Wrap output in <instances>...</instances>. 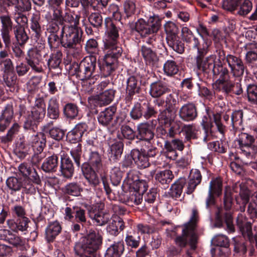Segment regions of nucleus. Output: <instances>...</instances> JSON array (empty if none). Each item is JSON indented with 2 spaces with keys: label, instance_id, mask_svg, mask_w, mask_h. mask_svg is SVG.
Listing matches in <instances>:
<instances>
[{
  "label": "nucleus",
  "instance_id": "f257e3e1",
  "mask_svg": "<svg viewBox=\"0 0 257 257\" xmlns=\"http://www.w3.org/2000/svg\"><path fill=\"white\" fill-rule=\"evenodd\" d=\"M104 25L108 36L103 40L105 54L98 61L101 74L107 77L114 74L118 67V59L121 56L122 49L117 44L119 28L116 26V22L110 17H107L104 20Z\"/></svg>",
  "mask_w": 257,
  "mask_h": 257
},
{
  "label": "nucleus",
  "instance_id": "f03ea898",
  "mask_svg": "<svg viewBox=\"0 0 257 257\" xmlns=\"http://www.w3.org/2000/svg\"><path fill=\"white\" fill-rule=\"evenodd\" d=\"M88 146L87 161L80 164L79 167L88 185L95 188L100 183L98 174L105 173V165L101 149L95 146L93 141H89Z\"/></svg>",
  "mask_w": 257,
  "mask_h": 257
},
{
  "label": "nucleus",
  "instance_id": "7ed1b4c3",
  "mask_svg": "<svg viewBox=\"0 0 257 257\" xmlns=\"http://www.w3.org/2000/svg\"><path fill=\"white\" fill-rule=\"evenodd\" d=\"M230 73L225 64L221 61H215L211 71L213 77L216 79L214 89L216 92H221L226 97L243 95L240 81L231 80Z\"/></svg>",
  "mask_w": 257,
  "mask_h": 257
},
{
  "label": "nucleus",
  "instance_id": "20e7f679",
  "mask_svg": "<svg viewBox=\"0 0 257 257\" xmlns=\"http://www.w3.org/2000/svg\"><path fill=\"white\" fill-rule=\"evenodd\" d=\"M139 173L135 170L130 171L124 181L127 186L128 190L120 196V200L130 206L140 204L143 201V195L148 188V182L140 179Z\"/></svg>",
  "mask_w": 257,
  "mask_h": 257
},
{
  "label": "nucleus",
  "instance_id": "39448f33",
  "mask_svg": "<svg viewBox=\"0 0 257 257\" xmlns=\"http://www.w3.org/2000/svg\"><path fill=\"white\" fill-rule=\"evenodd\" d=\"M233 203V193L230 188H226L223 198V206H218L215 213L214 225L217 228H224L228 233H234L235 231L232 210Z\"/></svg>",
  "mask_w": 257,
  "mask_h": 257
},
{
  "label": "nucleus",
  "instance_id": "423d86ee",
  "mask_svg": "<svg viewBox=\"0 0 257 257\" xmlns=\"http://www.w3.org/2000/svg\"><path fill=\"white\" fill-rule=\"evenodd\" d=\"M103 237L99 231L92 229L76 242L74 246L75 255L79 257H97L102 244Z\"/></svg>",
  "mask_w": 257,
  "mask_h": 257
},
{
  "label": "nucleus",
  "instance_id": "0eeeda50",
  "mask_svg": "<svg viewBox=\"0 0 257 257\" xmlns=\"http://www.w3.org/2000/svg\"><path fill=\"white\" fill-rule=\"evenodd\" d=\"M53 121H51L44 125L43 132L33 135L32 143L35 154H41L46 147V135L56 141H63L65 138L66 130L60 126H53Z\"/></svg>",
  "mask_w": 257,
  "mask_h": 257
},
{
  "label": "nucleus",
  "instance_id": "6e6552de",
  "mask_svg": "<svg viewBox=\"0 0 257 257\" xmlns=\"http://www.w3.org/2000/svg\"><path fill=\"white\" fill-rule=\"evenodd\" d=\"M202 175L198 169H192L190 173L188 180L184 177H180L177 179L170 188V196L175 199L179 198L183 192V189L186 185L187 188L185 192L188 195L191 194L195 190L197 186L202 181Z\"/></svg>",
  "mask_w": 257,
  "mask_h": 257
},
{
  "label": "nucleus",
  "instance_id": "1a4fd4ad",
  "mask_svg": "<svg viewBox=\"0 0 257 257\" xmlns=\"http://www.w3.org/2000/svg\"><path fill=\"white\" fill-rule=\"evenodd\" d=\"M88 126L85 122H80L67 133H66V141L70 144H77L76 147L70 152L75 165L79 167L82 155V138L85 132L88 131Z\"/></svg>",
  "mask_w": 257,
  "mask_h": 257
},
{
  "label": "nucleus",
  "instance_id": "9d476101",
  "mask_svg": "<svg viewBox=\"0 0 257 257\" xmlns=\"http://www.w3.org/2000/svg\"><path fill=\"white\" fill-rule=\"evenodd\" d=\"M96 63L95 56H87L79 63H71L69 67V73L81 81L89 80L93 76L96 68Z\"/></svg>",
  "mask_w": 257,
  "mask_h": 257
},
{
  "label": "nucleus",
  "instance_id": "9b49d317",
  "mask_svg": "<svg viewBox=\"0 0 257 257\" xmlns=\"http://www.w3.org/2000/svg\"><path fill=\"white\" fill-rule=\"evenodd\" d=\"M209 46L208 42L204 41L202 44L201 48L197 50L194 64V70L196 71L198 75L203 74L207 78L211 76L212 69L216 59V56L213 55L205 57L208 52Z\"/></svg>",
  "mask_w": 257,
  "mask_h": 257
},
{
  "label": "nucleus",
  "instance_id": "f8f14e48",
  "mask_svg": "<svg viewBox=\"0 0 257 257\" xmlns=\"http://www.w3.org/2000/svg\"><path fill=\"white\" fill-rule=\"evenodd\" d=\"M18 171L20 177L24 182L25 191L29 192V194H35L38 189L37 186L41 184V180L33 164L22 163L19 166Z\"/></svg>",
  "mask_w": 257,
  "mask_h": 257
},
{
  "label": "nucleus",
  "instance_id": "ddd939ff",
  "mask_svg": "<svg viewBox=\"0 0 257 257\" xmlns=\"http://www.w3.org/2000/svg\"><path fill=\"white\" fill-rule=\"evenodd\" d=\"M174 242L176 245H171L166 250L167 257H176L181 255L183 249L188 247L186 254L187 256L192 255L197 248L198 244V241L192 236H189L184 232L181 235H177L174 239Z\"/></svg>",
  "mask_w": 257,
  "mask_h": 257
},
{
  "label": "nucleus",
  "instance_id": "4468645a",
  "mask_svg": "<svg viewBox=\"0 0 257 257\" xmlns=\"http://www.w3.org/2000/svg\"><path fill=\"white\" fill-rule=\"evenodd\" d=\"M162 19L158 16H151L147 21L143 19H139L135 23L134 27L132 28V32L138 33L141 38H147L151 34H156L161 27Z\"/></svg>",
  "mask_w": 257,
  "mask_h": 257
},
{
  "label": "nucleus",
  "instance_id": "2eb2a0df",
  "mask_svg": "<svg viewBox=\"0 0 257 257\" xmlns=\"http://www.w3.org/2000/svg\"><path fill=\"white\" fill-rule=\"evenodd\" d=\"M47 40L51 51L58 49L60 46L69 50L75 49L81 44L61 29L60 35L58 34H49Z\"/></svg>",
  "mask_w": 257,
  "mask_h": 257
},
{
  "label": "nucleus",
  "instance_id": "dca6fc26",
  "mask_svg": "<svg viewBox=\"0 0 257 257\" xmlns=\"http://www.w3.org/2000/svg\"><path fill=\"white\" fill-rule=\"evenodd\" d=\"M239 153L249 159H253L257 156V141L248 134L241 133L235 141Z\"/></svg>",
  "mask_w": 257,
  "mask_h": 257
},
{
  "label": "nucleus",
  "instance_id": "f3484780",
  "mask_svg": "<svg viewBox=\"0 0 257 257\" xmlns=\"http://www.w3.org/2000/svg\"><path fill=\"white\" fill-rule=\"evenodd\" d=\"M157 114V109L147 100L135 102L130 112L131 118L136 121L143 118L148 120Z\"/></svg>",
  "mask_w": 257,
  "mask_h": 257
},
{
  "label": "nucleus",
  "instance_id": "a211bd4d",
  "mask_svg": "<svg viewBox=\"0 0 257 257\" xmlns=\"http://www.w3.org/2000/svg\"><path fill=\"white\" fill-rule=\"evenodd\" d=\"M65 17L64 26L61 29L81 43L83 41V31L79 26L80 15L75 13L72 15L69 13H66Z\"/></svg>",
  "mask_w": 257,
  "mask_h": 257
},
{
  "label": "nucleus",
  "instance_id": "6ab92c4d",
  "mask_svg": "<svg viewBox=\"0 0 257 257\" xmlns=\"http://www.w3.org/2000/svg\"><path fill=\"white\" fill-rule=\"evenodd\" d=\"M147 148V150L145 148H142L140 150L133 149L131 150L135 165L140 169L149 167L150 159L155 158L158 153V149L153 146Z\"/></svg>",
  "mask_w": 257,
  "mask_h": 257
},
{
  "label": "nucleus",
  "instance_id": "aec40b11",
  "mask_svg": "<svg viewBox=\"0 0 257 257\" xmlns=\"http://www.w3.org/2000/svg\"><path fill=\"white\" fill-rule=\"evenodd\" d=\"M223 181L221 177L212 178L209 183L207 196L205 200L206 208L211 212V209L216 205V198L222 194Z\"/></svg>",
  "mask_w": 257,
  "mask_h": 257
},
{
  "label": "nucleus",
  "instance_id": "412c9836",
  "mask_svg": "<svg viewBox=\"0 0 257 257\" xmlns=\"http://www.w3.org/2000/svg\"><path fill=\"white\" fill-rule=\"evenodd\" d=\"M136 142L137 144L145 145L146 147L152 146L151 141L153 140L155 134L154 127L148 121L141 122L137 126Z\"/></svg>",
  "mask_w": 257,
  "mask_h": 257
},
{
  "label": "nucleus",
  "instance_id": "4be33fe9",
  "mask_svg": "<svg viewBox=\"0 0 257 257\" xmlns=\"http://www.w3.org/2000/svg\"><path fill=\"white\" fill-rule=\"evenodd\" d=\"M1 28V36L5 44V48L9 49L11 45V35L14 24L11 17L7 14L0 16Z\"/></svg>",
  "mask_w": 257,
  "mask_h": 257
},
{
  "label": "nucleus",
  "instance_id": "5701e85b",
  "mask_svg": "<svg viewBox=\"0 0 257 257\" xmlns=\"http://www.w3.org/2000/svg\"><path fill=\"white\" fill-rule=\"evenodd\" d=\"M116 90L113 88H107L99 94L89 99L90 106L95 108L110 104L114 99Z\"/></svg>",
  "mask_w": 257,
  "mask_h": 257
},
{
  "label": "nucleus",
  "instance_id": "b1692460",
  "mask_svg": "<svg viewBox=\"0 0 257 257\" xmlns=\"http://www.w3.org/2000/svg\"><path fill=\"white\" fill-rule=\"evenodd\" d=\"M226 63L233 76L240 77L243 75L246 67L240 56L227 54Z\"/></svg>",
  "mask_w": 257,
  "mask_h": 257
},
{
  "label": "nucleus",
  "instance_id": "393cba45",
  "mask_svg": "<svg viewBox=\"0 0 257 257\" xmlns=\"http://www.w3.org/2000/svg\"><path fill=\"white\" fill-rule=\"evenodd\" d=\"M126 83L123 100L126 104L129 105L132 103L135 96H139L142 89L141 84L139 83L136 77L134 75L130 76L127 79Z\"/></svg>",
  "mask_w": 257,
  "mask_h": 257
},
{
  "label": "nucleus",
  "instance_id": "a878e982",
  "mask_svg": "<svg viewBox=\"0 0 257 257\" xmlns=\"http://www.w3.org/2000/svg\"><path fill=\"white\" fill-rule=\"evenodd\" d=\"M154 175L156 185L164 189L169 187L170 183L174 178V174L170 170L160 171L156 174L155 171L153 170L150 173L148 180L152 179Z\"/></svg>",
  "mask_w": 257,
  "mask_h": 257
},
{
  "label": "nucleus",
  "instance_id": "bb28decb",
  "mask_svg": "<svg viewBox=\"0 0 257 257\" xmlns=\"http://www.w3.org/2000/svg\"><path fill=\"white\" fill-rule=\"evenodd\" d=\"M65 214L67 219L71 221L74 219L77 223L82 225L86 222V210L78 206L72 207H67L65 209Z\"/></svg>",
  "mask_w": 257,
  "mask_h": 257
},
{
  "label": "nucleus",
  "instance_id": "cd10ccee",
  "mask_svg": "<svg viewBox=\"0 0 257 257\" xmlns=\"http://www.w3.org/2000/svg\"><path fill=\"white\" fill-rule=\"evenodd\" d=\"M198 221V212L196 208H193L189 221L183 225L182 232L190 236L192 235L199 241V235L197 230V224Z\"/></svg>",
  "mask_w": 257,
  "mask_h": 257
},
{
  "label": "nucleus",
  "instance_id": "c85d7f7f",
  "mask_svg": "<svg viewBox=\"0 0 257 257\" xmlns=\"http://www.w3.org/2000/svg\"><path fill=\"white\" fill-rule=\"evenodd\" d=\"M181 37L183 41L186 43V46L190 49L196 50L201 48L198 38H197L192 31L187 27H183L181 29Z\"/></svg>",
  "mask_w": 257,
  "mask_h": 257
},
{
  "label": "nucleus",
  "instance_id": "c756f323",
  "mask_svg": "<svg viewBox=\"0 0 257 257\" xmlns=\"http://www.w3.org/2000/svg\"><path fill=\"white\" fill-rule=\"evenodd\" d=\"M236 223L239 231L245 239H252V224L248 219L241 213L238 214L236 219Z\"/></svg>",
  "mask_w": 257,
  "mask_h": 257
},
{
  "label": "nucleus",
  "instance_id": "7c9ffc66",
  "mask_svg": "<svg viewBox=\"0 0 257 257\" xmlns=\"http://www.w3.org/2000/svg\"><path fill=\"white\" fill-rule=\"evenodd\" d=\"M196 106L193 103L184 104L179 109V117L185 121H193L197 117Z\"/></svg>",
  "mask_w": 257,
  "mask_h": 257
},
{
  "label": "nucleus",
  "instance_id": "2f4dec72",
  "mask_svg": "<svg viewBox=\"0 0 257 257\" xmlns=\"http://www.w3.org/2000/svg\"><path fill=\"white\" fill-rule=\"evenodd\" d=\"M170 91L168 84L161 80L154 82L150 86L149 94L153 98L161 97Z\"/></svg>",
  "mask_w": 257,
  "mask_h": 257
},
{
  "label": "nucleus",
  "instance_id": "473e14b6",
  "mask_svg": "<svg viewBox=\"0 0 257 257\" xmlns=\"http://www.w3.org/2000/svg\"><path fill=\"white\" fill-rule=\"evenodd\" d=\"M25 59L33 70L38 73L43 71V68L40 65L41 55L39 51L36 49L30 50L27 53Z\"/></svg>",
  "mask_w": 257,
  "mask_h": 257
},
{
  "label": "nucleus",
  "instance_id": "72a5a7b5",
  "mask_svg": "<svg viewBox=\"0 0 257 257\" xmlns=\"http://www.w3.org/2000/svg\"><path fill=\"white\" fill-rule=\"evenodd\" d=\"M116 111V105L113 104L101 111L97 116L99 124L105 127L108 126L112 122Z\"/></svg>",
  "mask_w": 257,
  "mask_h": 257
},
{
  "label": "nucleus",
  "instance_id": "f704fd0d",
  "mask_svg": "<svg viewBox=\"0 0 257 257\" xmlns=\"http://www.w3.org/2000/svg\"><path fill=\"white\" fill-rule=\"evenodd\" d=\"M60 171L64 177L71 178L74 173V166L71 159L67 154L60 155Z\"/></svg>",
  "mask_w": 257,
  "mask_h": 257
},
{
  "label": "nucleus",
  "instance_id": "c9c22d12",
  "mask_svg": "<svg viewBox=\"0 0 257 257\" xmlns=\"http://www.w3.org/2000/svg\"><path fill=\"white\" fill-rule=\"evenodd\" d=\"M60 108L59 101L55 97L49 99L46 108V115L48 118L53 121H56L60 117Z\"/></svg>",
  "mask_w": 257,
  "mask_h": 257
},
{
  "label": "nucleus",
  "instance_id": "e433bc0d",
  "mask_svg": "<svg viewBox=\"0 0 257 257\" xmlns=\"http://www.w3.org/2000/svg\"><path fill=\"white\" fill-rule=\"evenodd\" d=\"M6 186L8 187V192L12 195L22 189V193L29 194L25 191V185L24 182L20 177H10L6 180Z\"/></svg>",
  "mask_w": 257,
  "mask_h": 257
},
{
  "label": "nucleus",
  "instance_id": "4c0bfd02",
  "mask_svg": "<svg viewBox=\"0 0 257 257\" xmlns=\"http://www.w3.org/2000/svg\"><path fill=\"white\" fill-rule=\"evenodd\" d=\"M140 52L147 65L152 67L157 66L159 58L155 50L146 45H143L141 48Z\"/></svg>",
  "mask_w": 257,
  "mask_h": 257
},
{
  "label": "nucleus",
  "instance_id": "58836bf2",
  "mask_svg": "<svg viewBox=\"0 0 257 257\" xmlns=\"http://www.w3.org/2000/svg\"><path fill=\"white\" fill-rule=\"evenodd\" d=\"M47 31L49 34H58L65 22L63 15H52L47 20Z\"/></svg>",
  "mask_w": 257,
  "mask_h": 257
},
{
  "label": "nucleus",
  "instance_id": "ea45409f",
  "mask_svg": "<svg viewBox=\"0 0 257 257\" xmlns=\"http://www.w3.org/2000/svg\"><path fill=\"white\" fill-rule=\"evenodd\" d=\"M14 118V109L11 104H7L0 116V131L4 132L10 125Z\"/></svg>",
  "mask_w": 257,
  "mask_h": 257
},
{
  "label": "nucleus",
  "instance_id": "a19ab883",
  "mask_svg": "<svg viewBox=\"0 0 257 257\" xmlns=\"http://www.w3.org/2000/svg\"><path fill=\"white\" fill-rule=\"evenodd\" d=\"M125 250L123 239L114 241L106 249L104 257H121Z\"/></svg>",
  "mask_w": 257,
  "mask_h": 257
},
{
  "label": "nucleus",
  "instance_id": "79ce46f5",
  "mask_svg": "<svg viewBox=\"0 0 257 257\" xmlns=\"http://www.w3.org/2000/svg\"><path fill=\"white\" fill-rule=\"evenodd\" d=\"M62 227L58 221L49 222L45 229V238L48 243L53 242L56 237L61 233Z\"/></svg>",
  "mask_w": 257,
  "mask_h": 257
},
{
  "label": "nucleus",
  "instance_id": "37998d69",
  "mask_svg": "<svg viewBox=\"0 0 257 257\" xmlns=\"http://www.w3.org/2000/svg\"><path fill=\"white\" fill-rule=\"evenodd\" d=\"M20 115L23 116V127L25 131L36 133L40 124L30 115L25 108H22L20 111Z\"/></svg>",
  "mask_w": 257,
  "mask_h": 257
},
{
  "label": "nucleus",
  "instance_id": "c03bdc74",
  "mask_svg": "<svg viewBox=\"0 0 257 257\" xmlns=\"http://www.w3.org/2000/svg\"><path fill=\"white\" fill-rule=\"evenodd\" d=\"M141 237L139 232L135 230L126 232L124 242L128 249H137L140 244Z\"/></svg>",
  "mask_w": 257,
  "mask_h": 257
},
{
  "label": "nucleus",
  "instance_id": "a18cd8bd",
  "mask_svg": "<svg viewBox=\"0 0 257 257\" xmlns=\"http://www.w3.org/2000/svg\"><path fill=\"white\" fill-rule=\"evenodd\" d=\"M176 116V110H171L164 108L160 110L157 120L160 125L170 126L172 122L175 121Z\"/></svg>",
  "mask_w": 257,
  "mask_h": 257
},
{
  "label": "nucleus",
  "instance_id": "49530a36",
  "mask_svg": "<svg viewBox=\"0 0 257 257\" xmlns=\"http://www.w3.org/2000/svg\"><path fill=\"white\" fill-rule=\"evenodd\" d=\"M59 166V155L53 154L45 159L41 166V169L45 173H54Z\"/></svg>",
  "mask_w": 257,
  "mask_h": 257
},
{
  "label": "nucleus",
  "instance_id": "de8ad7c7",
  "mask_svg": "<svg viewBox=\"0 0 257 257\" xmlns=\"http://www.w3.org/2000/svg\"><path fill=\"white\" fill-rule=\"evenodd\" d=\"M83 190L81 185L77 182L69 183L61 188V191L65 198L69 197V196L78 197L80 196Z\"/></svg>",
  "mask_w": 257,
  "mask_h": 257
},
{
  "label": "nucleus",
  "instance_id": "09e8293b",
  "mask_svg": "<svg viewBox=\"0 0 257 257\" xmlns=\"http://www.w3.org/2000/svg\"><path fill=\"white\" fill-rule=\"evenodd\" d=\"M80 109L77 105L72 102L65 104L63 107V114L67 120H73L79 118Z\"/></svg>",
  "mask_w": 257,
  "mask_h": 257
},
{
  "label": "nucleus",
  "instance_id": "8fccbe9b",
  "mask_svg": "<svg viewBox=\"0 0 257 257\" xmlns=\"http://www.w3.org/2000/svg\"><path fill=\"white\" fill-rule=\"evenodd\" d=\"M29 222L30 220L28 217L17 218L16 221L13 219H8L7 221L9 227L17 232L26 230Z\"/></svg>",
  "mask_w": 257,
  "mask_h": 257
},
{
  "label": "nucleus",
  "instance_id": "3c124183",
  "mask_svg": "<svg viewBox=\"0 0 257 257\" xmlns=\"http://www.w3.org/2000/svg\"><path fill=\"white\" fill-rule=\"evenodd\" d=\"M124 144L121 141L115 142L110 147L108 154L109 160L110 162H116L119 160L123 150Z\"/></svg>",
  "mask_w": 257,
  "mask_h": 257
},
{
  "label": "nucleus",
  "instance_id": "603ef678",
  "mask_svg": "<svg viewBox=\"0 0 257 257\" xmlns=\"http://www.w3.org/2000/svg\"><path fill=\"white\" fill-rule=\"evenodd\" d=\"M198 130L193 124H183L182 126V135L184 136V142H191L192 140L198 138Z\"/></svg>",
  "mask_w": 257,
  "mask_h": 257
},
{
  "label": "nucleus",
  "instance_id": "864d4df0",
  "mask_svg": "<svg viewBox=\"0 0 257 257\" xmlns=\"http://www.w3.org/2000/svg\"><path fill=\"white\" fill-rule=\"evenodd\" d=\"M40 21V16L39 14H33L30 20V28L33 32L32 36L36 41L40 39L42 33Z\"/></svg>",
  "mask_w": 257,
  "mask_h": 257
},
{
  "label": "nucleus",
  "instance_id": "5fc2aeb1",
  "mask_svg": "<svg viewBox=\"0 0 257 257\" xmlns=\"http://www.w3.org/2000/svg\"><path fill=\"white\" fill-rule=\"evenodd\" d=\"M222 116H223V119L226 122L229 119L230 116L228 114H224L222 115L221 112L217 111L213 113V122L216 126L217 130L222 137H224L227 130L225 125L222 122Z\"/></svg>",
  "mask_w": 257,
  "mask_h": 257
},
{
  "label": "nucleus",
  "instance_id": "6e6d98bb",
  "mask_svg": "<svg viewBox=\"0 0 257 257\" xmlns=\"http://www.w3.org/2000/svg\"><path fill=\"white\" fill-rule=\"evenodd\" d=\"M63 54L60 51L51 53L47 61V65L49 70L59 69V73L61 74V64L62 63Z\"/></svg>",
  "mask_w": 257,
  "mask_h": 257
},
{
  "label": "nucleus",
  "instance_id": "4d7b16f0",
  "mask_svg": "<svg viewBox=\"0 0 257 257\" xmlns=\"http://www.w3.org/2000/svg\"><path fill=\"white\" fill-rule=\"evenodd\" d=\"M164 74L169 77H174L178 74L179 71V66L175 58L172 57L165 61L163 68Z\"/></svg>",
  "mask_w": 257,
  "mask_h": 257
},
{
  "label": "nucleus",
  "instance_id": "13d9d810",
  "mask_svg": "<svg viewBox=\"0 0 257 257\" xmlns=\"http://www.w3.org/2000/svg\"><path fill=\"white\" fill-rule=\"evenodd\" d=\"M124 228V223L122 219L117 218L113 220L107 226L106 230L108 233L113 236H117Z\"/></svg>",
  "mask_w": 257,
  "mask_h": 257
},
{
  "label": "nucleus",
  "instance_id": "bf43d9fd",
  "mask_svg": "<svg viewBox=\"0 0 257 257\" xmlns=\"http://www.w3.org/2000/svg\"><path fill=\"white\" fill-rule=\"evenodd\" d=\"M167 41L168 46L177 53L182 54L185 52L184 42L179 36L172 37Z\"/></svg>",
  "mask_w": 257,
  "mask_h": 257
},
{
  "label": "nucleus",
  "instance_id": "052dcab7",
  "mask_svg": "<svg viewBox=\"0 0 257 257\" xmlns=\"http://www.w3.org/2000/svg\"><path fill=\"white\" fill-rule=\"evenodd\" d=\"M120 135L118 136L120 140L126 139L127 140L133 141L136 139L137 132L134 129L126 124H122L120 128Z\"/></svg>",
  "mask_w": 257,
  "mask_h": 257
},
{
  "label": "nucleus",
  "instance_id": "680f3d73",
  "mask_svg": "<svg viewBox=\"0 0 257 257\" xmlns=\"http://www.w3.org/2000/svg\"><path fill=\"white\" fill-rule=\"evenodd\" d=\"M244 97L253 105H257V84L250 83L246 85Z\"/></svg>",
  "mask_w": 257,
  "mask_h": 257
},
{
  "label": "nucleus",
  "instance_id": "e2e57ef3",
  "mask_svg": "<svg viewBox=\"0 0 257 257\" xmlns=\"http://www.w3.org/2000/svg\"><path fill=\"white\" fill-rule=\"evenodd\" d=\"M3 77L5 84L8 88L6 89L7 91L12 92L17 91V76L16 73L4 74Z\"/></svg>",
  "mask_w": 257,
  "mask_h": 257
},
{
  "label": "nucleus",
  "instance_id": "0e129e2a",
  "mask_svg": "<svg viewBox=\"0 0 257 257\" xmlns=\"http://www.w3.org/2000/svg\"><path fill=\"white\" fill-rule=\"evenodd\" d=\"M15 38L21 46L24 45L29 40L25 29L21 25H17L14 30Z\"/></svg>",
  "mask_w": 257,
  "mask_h": 257
},
{
  "label": "nucleus",
  "instance_id": "69168bd1",
  "mask_svg": "<svg viewBox=\"0 0 257 257\" xmlns=\"http://www.w3.org/2000/svg\"><path fill=\"white\" fill-rule=\"evenodd\" d=\"M8 242L13 245L14 247H16L18 250L22 251L26 250L25 239L16 234H13L12 232Z\"/></svg>",
  "mask_w": 257,
  "mask_h": 257
},
{
  "label": "nucleus",
  "instance_id": "338daca9",
  "mask_svg": "<svg viewBox=\"0 0 257 257\" xmlns=\"http://www.w3.org/2000/svg\"><path fill=\"white\" fill-rule=\"evenodd\" d=\"M165 31L166 34V40L179 36L180 29L178 25L171 21L167 22L164 25Z\"/></svg>",
  "mask_w": 257,
  "mask_h": 257
},
{
  "label": "nucleus",
  "instance_id": "774afa93",
  "mask_svg": "<svg viewBox=\"0 0 257 257\" xmlns=\"http://www.w3.org/2000/svg\"><path fill=\"white\" fill-rule=\"evenodd\" d=\"M91 218L94 221L96 225L102 226L106 224L110 219V215L108 213L98 211L93 216L91 215Z\"/></svg>",
  "mask_w": 257,
  "mask_h": 257
}]
</instances>
